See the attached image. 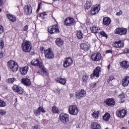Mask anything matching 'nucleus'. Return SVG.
I'll return each instance as SVG.
<instances>
[{"mask_svg":"<svg viewBox=\"0 0 129 129\" xmlns=\"http://www.w3.org/2000/svg\"><path fill=\"white\" fill-rule=\"evenodd\" d=\"M6 105V102L2 100H0V107H5Z\"/></svg>","mask_w":129,"mask_h":129,"instance_id":"obj_37","label":"nucleus"},{"mask_svg":"<svg viewBox=\"0 0 129 129\" xmlns=\"http://www.w3.org/2000/svg\"><path fill=\"white\" fill-rule=\"evenodd\" d=\"M6 112L4 111L3 109H0V115H4V114H6Z\"/></svg>","mask_w":129,"mask_h":129,"instance_id":"obj_42","label":"nucleus"},{"mask_svg":"<svg viewBox=\"0 0 129 129\" xmlns=\"http://www.w3.org/2000/svg\"><path fill=\"white\" fill-rule=\"evenodd\" d=\"M77 37L79 40H82L83 39V34L81 31H78L77 32Z\"/></svg>","mask_w":129,"mask_h":129,"instance_id":"obj_32","label":"nucleus"},{"mask_svg":"<svg viewBox=\"0 0 129 129\" xmlns=\"http://www.w3.org/2000/svg\"><path fill=\"white\" fill-rule=\"evenodd\" d=\"M101 53L99 52H96L91 55V58L95 62H98L101 60Z\"/></svg>","mask_w":129,"mask_h":129,"instance_id":"obj_7","label":"nucleus"},{"mask_svg":"<svg viewBox=\"0 0 129 129\" xmlns=\"http://www.w3.org/2000/svg\"><path fill=\"white\" fill-rule=\"evenodd\" d=\"M31 64V65H33V66H37L38 67H39L40 69H42L44 73H46L47 72L46 70H45V68H44V67L42 64V62L39 60V59L32 60Z\"/></svg>","mask_w":129,"mask_h":129,"instance_id":"obj_3","label":"nucleus"},{"mask_svg":"<svg viewBox=\"0 0 129 129\" xmlns=\"http://www.w3.org/2000/svg\"><path fill=\"white\" fill-rule=\"evenodd\" d=\"M55 43L57 46L61 47V46H63V44H64V41L60 38H57L55 40Z\"/></svg>","mask_w":129,"mask_h":129,"instance_id":"obj_28","label":"nucleus"},{"mask_svg":"<svg viewBox=\"0 0 129 129\" xmlns=\"http://www.w3.org/2000/svg\"><path fill=\"white\" fill-rule=\"evenodd\" d=\"M82 80L83 82L86 83V82H87V80H88V77L87 76H83L82 77Z\"/></svg>","mask_w":129,"mask_h":129,"instance_id":"obj_38","label":"nucleus"},{"mask_svg":"<svg viewBox=\"0 0 129 129\" xmlns=\"http://www.w3.org/2000/svg\"><path fill=\"white\" fill-rule=\"evenodd\" d=\"M55 81H56V82H58V83H60L62 85H65V84H66V79L64 78L59 77V78H55Z\"/></svg>","mask_w":129,"mask_h":129,"instance_id":"obj_25","label":"nucleus"},{"mask_svg":"<svg viewBox=\"0 0 129 129\" xmlns=\"http://www.w3.org/2000/svg\"><path fill=\"white\" fill-rule=\"evenodd\" d=\"M8 64L9 68L13 72H17V71L19 69V66L18 65V63L14 60H10L8 61Z\"/></svg>","mask_w":129,"mask_h":129,"instance_id":"obj_2","label":"nucleus"},{"mask_svg":"<svg viewBox=\"0 0 129 129\" xmlns=\"http://www.w3.org/2000/svg\"><path fill=\"white\" fill-rule=\"evenodd\" d=\"M1 12H2V9H0V13H1Z\"/></svg>","mask_w":129,"mask_h":129,"instance_id":"obj_58","label":"nucleus"},{"mask_svg":"<svg viewBox=\"0 0 129 129\" xmlns=\"http://www.w3.org/2000/svg\"><path fill=\"white\" fill-rule=\"evenodd\" d=\"M75 23V20L74 18L68 17L64 20L65 26H72Z\"/></svg>","mask_w":129,"mask_h":129,"instance_id":"obj_13","label":"nucleus"},{"mask_svg":"<svg viewBox=\"0 0 129 129\" xmlns=\"http://www.w3.org/2000/svg\"><path fill=\"white\" fill-rule=\"evenodd\" d=\"M129 84V76H126L124 77L122 80V85L125 87L126 86H127Z\"/></svg>","mask_w":129,"mask_h":129,"instance_id":"obj_23","label":"nucleus"},{"mask_svg":"<svg viewBox=\"0 0 129 129\" xmlns=\"http://www.w3.org/2000/svg\"><path fill=\"white\" fill-rule=\"evenodd\" d=\"M44 55L45 58H47V59H53L54 57V53H53L51 48H48L46 50H45Z\"/></svg>","mask_w":129,"mask_h":129,"instance_id":"obj_8","label":"nucleus"},{"mask_svg":"<svg viewBox=\"0 0 129 129\" xmlns=\"http://www.w3.org/2000/svg\"><path fill=\"white\" fill-rule=\"evenodd\" d=\"M0 81H1V76H0Z\"/></svg>","mask_w":129,"mask_h":129,"instance_id":"obj_60","label":"nucleus"},{"mask_svg":"<svg viewBox=\"0 0 129 129\" xmlns=\"http://www.w3.org/2000/svg\"><path fill=\"white\" fill-rule=\"evenodd\" d=\"M41 3H39V4H38V8H37V12H38L39 11H40V9H41Z\"/></svg>","mask_w":129,"mask_h":129,"instance_id":"obj_49","label":"nucleus"},{"mask_svg":"<svg viewBox=\"0 0 129 129\" xmlns=\"http://www.w3.org/2000/svg\"><path fill=\"white\" fill-rule=\"evenodd\" d=\"M120 66L123 69H127L129 67V62L126 60L122 61L120 62Z\"/></svg>","mask_w":129,"mask_h":129,"instance_id":"obj_20","label":"nucleus"},{"mask_svg":"<svg viewBox=\"0 0 129 129\" xmlns=\"http://www.w3.org/2000/svg\"><path fill=\"white\" fill-rule=\"evenodd\" d=\"M70 97H73V96H74V95L73 94H70Z\"/></svg>","mask_w":129,"mask_h":129,"instance_id":"obj_56","label":"nucleus"},{"mask_svg":"<svg viewBox=\"0 0 129 129\" xmlns=\"http://www.w3.org/2000/svg\"><path fill=\"white\" fill-rule=\"evenodd\" d=\"M115 33L118 35H125L127 33V29L124 28H118L115 30Z\"/></svg>","mask_w":129,"mask_h":129,"instance_id":"obj_12","label":"nucleus"},{"mask_svg":"<svg viewBox=\"0 0 129 129\" xmlns=\"http://www.w3.org/2000/svg\"><path fill=\"white\" fill-rule=\"evenodd\" d=\"M110 118V114H109V113H105L103 116V119L105 121H108Z\"/></svg>","mask_w":129,"mask_h":129,"instance_id":"obj_31","label":"nucleus"},{"mask_svg":"<svg viewBox=\"0 0 129 129\" xmlns=\"http://www.w3.org/2000/svg\"><path fill=\"white\" fill-rule=\"evenodd\" d=\"M72 63H73V60H72V58H71V57H68L64 59L63 66V67H64V68H67V67L71 66V65H72Z\"/></svg>","mask_w":129,"mask_h":129,"instance_id":"obj_9","label":"nucleus"},{"mask_svg":"<svg viewBox=\"0 0 129 129\" xmlns=\"http://www.w3.org/2000/svg\"><path fill=\"white\" fill-rule=\"evenodd\" d=\"M91 6H92L91 3H90L89 1H87L85 5V7L86 9L88 10L89 9H90Z\"/></svg>","mask_w":129,"mask_h":129,"instance_id":"obj_33","label":"nucleus"},{"mask_svg":"<svg viewBox=\"0 0 129 129\" xmlns=\"http://www.w3.org/2000/svg\"><path fill=\"white\" fill-rule=\"evenodd\" d=\"M4 56V51L0 52V59H2V57Z\"/></svg>","mask_w":129,"mask_h":129,"instance_id":"obj_52","label":"nucleus"},{"mask_svg":"<svg viewBox=\"0 0 129 129\" xmlns=\"http://www.w3.org/2000/svg\"><path fill=\"white\" fill-rule=\"evenodd\" d=\"M111 21L110 20V18L109 17H105L103 20V23L104 25L106 26H109L110 24V22Z\"/></svg>","mask_w":129,"mask_h":129,"instance_id":"obj_27","label":"nucleus"},{"mask_svg":"<svg viewBox=\"0 0 129 129\" xmlns=\"http://www.w3.org/2000/svg\"><path fill=\"white\" fill-rule=\"evenodd\" d=\"M15 80H16V79L15 78H13L8 79L7 80V81L8 83H13V82H14Z\"/></svg>","mask_w":129,"mask_h":129,"instance_id":"obj_39","label":"nucleus"},{"mask_svg":"<svg viewBox=\"0 0 129 129\" xmlns=\"http://www.w3.org/2000/svg\"><path fill=\"white\" fill-rule=\"evenodd\" d=\"M119 98H124V93H122L119 95Z\"/></svg>","mask_w":129,"mask_h":129,"instance_id":"obj_45","label":"nucleus"},{"mask_svg":"<svg viewBox=\"0 0 129 129\" xmlns=\"http://www.w3.org/2000/svg\"><path fill=\"white\" fill-rule=\"evenodd\" d=\"M104 103L109 106H111L112 105H114L115 104V102L113 99H106L105 101H104Z\"/></svg>","mask_w":129,"mask_h":129,"instance_id":"obj_21","label":"nucleus"},{"mask_svg":"<svg viewBox=\"0 0 129 129\" xmlns=\"http://www.w3.org/2000/svg\"><path fill=\"white\" fill-rule=\"evenodd\" d=\"M106 54H108V53H110L111 54V53H112V50H108L106 51Z\"/></svg>","mask_w":129,"mask_h":129,"instance_id":"obj_51","label":"nucleus"},{"mask_svg":"<svg viewBox=\"0 0 129 129\" xmlns=\"http://www.w3.org/2000/svg\"><path fill=\"white\" fill-rule=\"evenodd\" d=\"M52 110L53 113H59V109L56 106L52 107Z\"/></svg>","mask_w":129,"mask_h":129,"instance_id":"obj_36","label":"nucleus"},{"mask_svg":"<svg viewBox=\"0 0 129 129\" xmlns=\"http://www.w3.org/2000/svg\"><path fill=\"white\" fill-rule=\"evenodd\" d=\"M80 47L81 49L84 50V51H88L89 50V46L86 43L81 44Z\"/></svg>","mask_w":129,"mask_h":129,"instance_id":"obj_29","label":"nucleus"},{"mask_svg":"<svg viewBox=\"0 0 129 129\" xmlns=\"http://www.w3.org/2000/svg\"><path fill=\"white\" fill-rule=\"evenodd\" d=\"M28 28H29V27H28V25H26V26L24 27L23 30H24V31H28Z\"/></svg>","mask_w":129,"mask_h":129,"instance_id":"obj_50","label":"nucleus"},{"mask_svg":"<svg viewBox=\"0 0 129 129\" xmlns=\"http://www.w3.org/2000/svg\"><path fill=\"white\" fill-rule=\"evenodd\" d=\"M113 47L115 48H122L123 46H124V43L121 40H119V41H115L114 43H113Z\"/></svg>","mask_w":129,"mask_h":129,"instance_id":"obj_17","label":"nucleus"},{"mask_svg":"<svg viewBox=\"0 0 129 129\" xmlns=\"http://www.w3.org/2000/svg\"><path fill=\"white\" fill-rule=\"evenodd\" d=\"M98 114H99V111H98L97 112H94L92 114V116L93 117H94V118H98Z\"/></svg>","mask_w":129,"mask_h":129,"instance_id":"obj_35","label":"nucleus"},{"mask_svg":"<svg viewBox=\"0 0 129 129\" xmlns=\"http://www.w3.org/2000/svg\"><path fill=\"white\" fill-rule=\"evenodd\" d=\"M32 128H33V129H39V126H38V125L33 126L32 127Z\"/></svg>","mask_w":129,"mask_h":129,"instance_id":"obj_53","label":"nucleus"},{"mask_svg":"<svg viewBox=\"0 0 129 129\" xmlns=\"http://www.w3.org/2000/svg\"><path fill=\"white\" fill-rule=\"evenodd\" d=\"M116 16H120L121 15H122V11L120 10L119 12L116 13Z\"/></svg>","mask_w":129,"mask_h":129,"instance_id":"obj_46","label":"nucleus"},{"mask_svg":"<svg viewBox=\"0 0 129 129\" xmlns=\"http://www.w3.org/2000/svg\"><path fill=\"white\" fill-rule=\"evenodd\" d=\"M69 113L72 115H77L79 111L77 106L73 105L69 106Z\"/></svg>","mask_w":129,"mask_h":129,"instance_id":"obj_4","label":"nucleus"},{"mask_svg":"<svg viewBox=\"0 0 129 129\" xmlns=\"http://www.w3.org/2000/svg\"><path fill=\"white\" fill-rule=\"evenodd\" d=\"M85 94H86V91L84 89H82L80 92L76 93L75 97L78 99H81L85 96Z\"/></svg>","mask_w":129,"mask_h":129,"instance_id":"obj_11","label":"nucleus"},{"mask_svg":"<svg viewBox=\"0 0 129 129\" xmlns=\"http://www.w3.org/2000/svg\"><path fill=\"white\" fill-rule=\"evenodd\" d=\"M113 79H114V77L111 76L108 79V82H110V81H111L112 80H113Z\"/></svg>","mask_w":129,"mask_h":129,"instance_id":"obj_47","label":"nucleus"},{"mask_svg":"<svg viewBox=\"0 0 129 129\" xmlns=\"http://www.w3.org/2000/svg\"><path fill=\"white\" fill-rule=\"evenodd\" d=\"M3 6V1L0 0V7H2Z\"/></svg>","mask_w":129,"mask_h":129,"instance_id":"obj_55","label":"nucleus"},{"mask_svg":"<svg viewBox=\"0 0 129 129\" xmlns=\"http://www.w3.org/2000/svg\"><path fill=\"white\" fill-rule=\"evenodd\" d=\"M127 112L125 109H122L121 110H117L116 112V114L118 117H120V118H123L125 116Z\"/></svg>","mask_w":129,"mask_h":129,"instance_id":"obj_14","label":"nucleus"},{"mask_svg":"<svg viewBox=\"0 0 129 129\" xmlns=\"http://www.w3.org/2000/svg\"><path fill=\"white\" fill-rule=\"evenodd\" d=\"M100 70V67H97L94 71L93 74L91 75V79H93L94 78H95L96 76L97 78H98V77H99V72L101 71Z\"/></svg>","mask_w":129,"mask_h":129,"instance_id":"obj_10","label":"nucleus"},{"mask_svg":"<svg viewBox=\"0 0 129 129\" xmlns=\"http://www.w3.org/2000/svg\"><path fill=\"white\" fill-rule=\"evenodd\" d=\"M99 11H100V6L99 5H95L94 8H92L90 11V14L92 15V16H93L98 14Z\"/></svg>","mask_w":129,"mask_h":129,"instance_id":"obj_15","label":"nucleus"},{"mask_svg":"<svg viewBox=\"0 0 129 129\" xmlns=\"http://www.w3.org/2000/svg\"><path fill=\"white\" fill-rule=\"evenodd\" d=\"M124 52V53H127V52H129V50L128 49H125Z\"/></svg>","mask_w":129,"mask_h":129,"instance_id":"obj_54","label":"nucleus"},{"mask_svg":"<svg viewBox=\"0 0 129 129\" xmlns=\"http://www.w3.org/2000/svg\"><path fill=\"white\" fill-rule=\"evenodd\" d=\"M45 16H47V14H46L45 13H42L40 14L39 17L43 19Z\"/></svg>","mask_w":129,"mask_h":129,"instance_id":"obj_43","label":"nucleus"},{"mask_svg":"<svg viewBox=\"0 0 129 129\" xmlns=\"http://www.w3.org/2000/svg\"><path fill=\"white\" fill-rule=\"evenodd\" d=\"M33 12L32 6H27L25 7L24 13L25 15H31Z\"/></svg>","mask_w":129,"mask_h":129,"instance_id":"obj_19","label":"nucleus"},{"mask_svg":"<svg viewBox=\"0 0 129 129\" xmlns=\"http://www.w3.org/2000/svg\"><path fill=\"white\" fill-rule=\"evenodd\" d=\"M7 17L12 23H14V22H16L17 21V18H16V16L12 14H7Z\"/></svg>","mask_w":129,"mask_h":129,"instance_id":"obj_26","label":"nucleus"},{"mask_svg":"<svg viewBox=\"0 0 129 129\" xmlns=\"http://www.w3.org/2000/svg\"><path fill=\"white\" fill-rule=\"evenodd\" d=\"M121 129H126V128L124 127H122Z\"/></svg>","mask_w":129,"mask_h":129,"instance_id":"obj_59","label":"nucleus"},{"mask_svg":"<svg viewBox=\"0 0 129 129\" xmlns=\"http://www.w3.org/2000/svg\"><path fill=\"white\" fill-rule=\"evenodd\" d=\"M59 119L63 123H67L69 121V115L65 113H61L59 115Z\"/></svg>","mask_w":129,"mask_h":129,"instance_id":"obj_6","label":"nucleus"},{"mask_svg":"<svg viewBox=\"0 0 129 129\" xmlns=\"http://www.w3.org/2000/svg\"><path fill=\"white\" fill-rule=\"evenodd\" d=\"M95 86H96V83H93L91 84V87H92V88H94V87H95Z\"/></svg>","mask_w":129,"mask_h":129,"instance_id":"obj_48","label":"nucleus"},{"mask_svg":"<svg viewBox=\"0 0 129 129\" xmlns=\"http://www.w3.org/2000/svg\"><path fill=\"white\" fill-rule=\"evenodd\" d=\"M100 35L102 36L103 37H105L106 39H107V34L104 32V31H102L100 32Z\"/></svg>","mask_w":129,"mask_h":129,"instance_id":"obj_40","label":"nucleus"},{"mask_svg":"<svg viewBox=\"0 0 129 129\" xmlns=\"http://www.w3.org/2000/svg\"><path fill=\"white\" fill-rule=\"evenodd\" d=\"M99 30V28L98 27L94 26L92 28V33H94V34H96Z\"/></svg>","mask_w":129,"mask_h":129,"instance_id":"obj_34","label":"nucleus"},{"mask_svg":"<svg viewBox=\"0 0 129 129\" xmlns=\"http://www.w3.org/2000/svg\"><path fill=\"white\" fill-rule=\"evenodd\" d=\"M3 33H4V27H3V26L0 25V35H2Z\"/></svg>","mask_w":129,"mask_h":129,"instance_id":"obj_41","label":"nucleus"},{"mask_svg":"<svg viewBox=\"0 0 129 129\" xmlns=\"http://www.w3.org/2000/svg\"><path fill=\"white\" fill-rule=\"evenodd\" d=\"M28 71H29V67L28 66H25L20 69V72L22 75H26L28 73Z\"/></svg>","mask_w":129,"mask_h":129,"instance_id":"obj_24","label":"nucleus"},{"mask_svg":"<svg viewBox=\"0 0 129 129\" xmlns=\"http://www.w3.org/2000/svg\"><path fill=\"white\" fill-rule=\"evenodd\" d=\"M41 112H43V113H45L46 112V110L44 109V108L42 107L41 106L39 107L37 109L35 110L34 111V113L35 115V116H38L41 114Z\"/></svg>","mask_w":129,"mask_h":129,"instance_id":"obj_16","label":"nucleus"},{"mask_svg":"<svg viewBox=\"0 0 129 129\" xmlns=\"http://www.w3.org/2000/svg\"><path fill=\"white\" fill-rule=\"evenodd\" d=\"M92 129H101V126L99 124H97L96 122H92L91 123Z\"/></svg>","mask_w":129,"mask_h":129,"instance_id":"obj_30","label":"nucleus"},{"mask_svg":"<svg viewBox=\"0 0 129 129\" xmlns=\"http://www.w3.org/2000/svg\"><path fill=\"white\" fill-rule=\"evenodd\" d=\"M48 32L50 34H58L59 33L60 30H59V27L58 25H53L52 26H49L48 28Z\"/></svg>","mask_w":129,"mask_h":129,"instance_id":"obj_5","label":"nucleus"},{"mask_svg":"<svg viewBox=\"0 0 129 129\" xmlns=\"http://www.w3.org/2000/svg\"><path fill=\"white\" fill-rule=\"evenodd\" d=\"M4 45H5V44L4 43V41H2L0 42V48H1V49H3V48H4Z\"/></svg>","mask_w":129,"mask_h":129,"instance_id":"obj_44","label":"nucleus"},{"mask_svg":"<svg viewBox=\"0 0 129 129\" xmlns=\"http://www.w3.org/2000/svg\"><path fill=\"white\" fill-rule=\"evenodd\" d=\"M13 89L17 92L19 94H23V93H24V89H23L20 86L15 85L13 87Z\"/></svg>","mask_w":129,"mask_h":129,"instance_id":"obj_18","label":"nucleus"},{"mask_svg":"<svg viewBox=\"0 0 129 129\" xmlns=\"http://www.w3.org/2000/svg\"><path fill=\"white\" fill-rule=\"evenodd\" d=\"M21 81H22V83L23 84H24V85H26V86H30V85H31V84L32 83L30 79L27 78H24L23 79H22Z\"/></svg>","mask_w":129,"mask_h":129,"instance_id":"obj_22","label":"nucleus"},{"mask_svg":"<svg viewBox=\"0 0 129 129\" xmlns=\"http://www.w3.org/2000/svg\"><path fill=\"white\" fill-rule=\"evenodd\" d=\"M109 66H110V65L109 64V65L108 66V67H107V68H108V69L109 70Z\"/></svg>","mask_w":129,"mask_h":129,"instance_id":"obj_57","label":"nucleus"},{"mask_svg":"<svg viewBox=\"0 0 129 129\" xmlns=\"http://www.w3.org/2000/svg\"><path fill=\"white\" fill-rule=\"evenodd\" d=\"M22 49L25 53H29L32 50V44L29 41H23L22 44Z\"/></svg>","mask_w":129,"mask_h":129,"instance_id":"obj_1","label":"nucleus"}]
</instances>
